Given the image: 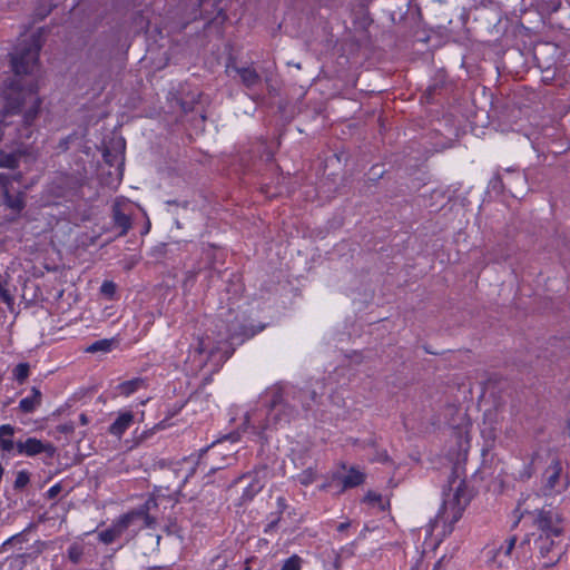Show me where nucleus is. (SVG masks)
<instances>
[{
  "label": "nucleus",
  "mask_w": 570,
  "mask_h": 570,
  "mask_svg": "<svg viewBox=\"0 0 570 570\" xmlns=\"http://www.w3.org/2000/svg\"><path fill=\"white\" fill-rule=\"evenodd\" d=\"M23 157V161H28L29 156H24L20 150L17 154H4L0 151V167H16L19 166L21 159Z\"/></svg>",
  "instance_id": "f3484780"
},
{
  "label": "nucleus",
  "mask_w": 570,
  "mask_h": 570,
  "mask_svg": "<svg viewBox=\"0 0 570 570\" xmlns=\"http://www.w3.org/2000/svg\"><path fill=\"white\" fill-rule=\"evenodd\" d=\"M115 284L111 282H105L101 286V292L107 295H112L115 293Z\"/></svg>",
  "instance_id": "c85d7f7f"
},
{
  "label": "nucleus",
  "mask_w": 570,
  "mask_h": 570,
  "mask_svg": "<svg viewBox=\"0 0 570 570\" xmlns=\"http://www.w3.org/2000/svg\"><path fill=\"white\" fill-rule=\"evenodd\" d=\"M134 422V414L130 411H120L115 422L109 426V433L121 438Z\"/></svg>",
  "instance_id": "4468645a"
},
{
  "label": "nucleus",
  "mask_w": 570,
  "mask_h": 570,
  "mask_svg": "<svg viewBox=\"0 0 570 570\" xmlns=\"http://www.w3.org/2000/svg\"><path fill=\"white\" fill-rule=\"evenodd\" d=\"M556 538L557 537H538L535 539V546L542 557H547L552 551L556 546Z\"/></svg>",
  "instance_id": "6ab92c4d"
},
{
  "label": "nucleus",
  "mask_w": 570,
  "mask_h": 570,
  "mask_svg": "<svg viewBox=\"0 0 570 570\" xmlns=\"http://www.w3.org/2000/svg\"><path fill=\"white\" fill-rule=\"evenodd\" d=\"M214 354L215 351L212 347V340L209 337H199L196 343L191 345L189 360L194 368H203Z\"/></svg>",
  "instance_id": "39448f33"
},
{
  "label": "nucleus",
  "mask_w": 570,
  "mask_h": 570,
  "mask_svg": "<svg viewBox=\"0 0 570 570\" xmlns=\"http://www.w3.org/2000/svg\"><path fill=\"white\" fill-rule=\"evenodd\" d=\"M302 558L296 554H293L283 562L281 570H302Z\"/></svg>",
  "instance_id": "412c9836"
},
{
  "label": "nucleus",
  "mask_w": 570,
  "mask_h": 570,
  "mask_svg": "<svg viewBox=\"0 0 570 570\" xmlns=\"http://www.w3.org/2000/svg\"><path fill=\"white\" fill-rule=\"evenodd\" d=\"M559 558L552 560L551 562L544 563L546 567L553 566L556 562H558Z\"/></svg>",
  "instance_id": "473e14b6"
},
{
  "label": "nucleus",
  "mask_w": 570,
  "mask_h": 570,
  "mask_svg": "<svg viewBox=\"0 0 570 570\" xmlns=\"http://www.w3.org/2000/svg\"><path fill=\"white\" fill-rule=\"evenodd\" d=\"M79 420H80V422H81V424H82V425H86V424L88 423V417H87V415H86V414H81V415L79 416Z\"/></svg>",
  "instance_id": "2f4dec72"
},
{
  "label": "nucleus",
  "mask_w": 570,
  "mask_h": 570,
  "mask_svg": "<svg viewBox=\"0 0 570 570\" xmlns=\"http://www.w3.org/2000/svg\"><path fill=\"white\" fill-rule=\"evenodd\" d=\"M237 440H238V438H235L234 435H229V436L225 438L224 440L219 441V443H218V445H217V446H224V444H225L226 442H228V441H230V442H235V441H237Z\"/></svg>",
  "instance_id": "c756f323"
},
{
  "label": "nucleus",
  "mask_w": 570,
  "mask_h": 570,
  "mask_svg": "<svg viewBox=\"0 0 570 570\" xmlns=\"http://www.w3.org/2000/svg\"><path fill=\"white\" fill-rule=\"evenodd\" d=\"M112 345H114L112 340H100V341H97V342L92 343L91 345H89L86 348V352H89V353L109 352V351H111Z\"/></svg>",
  "instance_id": "aec40b11"
},
{
  "label": "nucleus",
  "mask_w": 570,
  "mask_h": 570,
  "mask_svg": "<svg viewBox=\"0 0 570 570\" xmlns=\"http://www.w3.org/2000/svg\"><path fill=\"white\" fill-rule=\"evenodd\" d=\"M139 514L129 513L119 518L109 529L101 531L99 538L104 543H111L128 528L131 521Z\"/></svg>",
  "instance_id": "6e6552de"
},
{
  "label": "nucleus",
  "mask_w": 570,
  "mask_h": 570,
  "mask_svg": "<svg viewBox=\"0 0 570 570\" xmlns=\"http://www.w3.org/2000/svg\"><path fill=\"white\" fill-rule=\"evenodd\" d=\"M41 393L36 387L32 389V395L22 399L19 403L21 411L30 413L40 404Z\"/></svg>",
  "instance_id": "dca6fc26"
},
{
  "label": "nucleus",
  "mask_w": 570,
  "mask_h": 570,
  "mask_svg": "<svg viewBox=\"0 0 570 570\" xmlns=\"http://www.w3.org/2000/svg\"><path fill=\"white\" fill-rule=\"evenodd\" d=\"M365 480V474L357 468L351 466L345 475H336L333 481H337L340 489L354 488L362 484Z\"/></svg>",
  "instance_id": "f8f14e48"
},
{
  "label": "nucleus",
  "mask_w": 570,
  "mask_h": 570,
  "mask_svg": "<svg viewBox=\"0 0 570 570\" xmlns=\"http://www.w3.org/2000/svg\"><path fill=\"white\" fill-rule=\"evenodd\" d=\"M314 472L312 471H305L301 474L299 480L303 484L307 485L314 481Z\"/></svg>",
  "instance_id": "cd10ccee"
},
{
  "label": "nucleus",
  "mask_w": 570,
  "mask_h": 570,
  "mask_svg": "<svg viewBox=\"0 0 570 570\" xmlns=\"http://www.w3.org/2000/svg\"><path fill=\"white\" fill-rule=\"evenodd\" d=\"M338 529H340V530L345 529V524H344V523H342V524L340 525V528H338Z\"/></svg>",
  "instance_id": "72a5a7b5"
},
{
  "label": "nucleus",
  "mask_w": 570,
  "mask_h": 570,
  "mask_svg": "<svg viewBox=\"0 0 570 570\" xmlns=\"http://www.w3.org/2000/svg\"><path fill=\"white\" fill-rule=\"evenodd\" d=\"M562 466L560 462H552L543 474V491L546 495L560 493L566 489V483L561 480Z\"/></svg>",
  "instance_id": "423d86ee"
},
{
  "label": "nucleus",
  "mask_w": 570,
  "mask_h": 570,
  "mask_svg": "<svg viewBox=\"0 0 570 570\" xmlns=\"http://www.w3.org/2000/svg\"><path fill=\"white\" fill-rule=\"evenodd\" d=\"M238 335H247V332L243 328H237V327L233 326V327L228 328V333L225 338L234 340Z\"/></svg>",
  "instance_id": "a878e982"
},
{
  "label": "nucleus",
  "mask_w": 570,
  "mask_h": 570,
  "mask_svg": "<svg viewBox=\"0 0 570 570\" xmlns=\"http://www.w3.org/2000/svg\"><path fill=\"white\" fill-rule=\"evenodd\" d=\"M534 523L539 531L538 537H560L562 533L561 518L552 510L538 511Z\"/></svg>",
  "instance_id": "20e7f679"
},
{
  "label": "nucleus",
  "mask_w": 570,
  "mask_h": 570,
  "mask_svg": "<svg viewBox=\"0 0 570 570\" xmlns=\"http://www.w3.org/2000/svg\"><path fill=\"white\" fill-rule=\"evenodd\" d=\"M469 501L470 497L464 480L453 479L449 490L444 493L443 505L433 522L432 531L440 530L442 538L451 534Z\"/></svg>",
  "instance_id": "f03ea898"
},
{
  "label": "nucleus",
  "mask_w": 570,
  "mask_h": 570,
  "mask_svg": "<svg viewBox=\"0 0 570 570\" xmlns=\"http://www.w3.org/2000/svg\"><path fill=\"white\" fill-rule=\"evenodd\" d=\"M515 546V539L510 538L503 546H501L497 553L493 557V562L498 564V567H505L508 566V560L510 558V554Z\"/></svg>",
  "instance_id": "2eb2a0df"
},
{
  "label": "nucleus",
  "mask_w": 570,
  "mask_h": 570,
  "mask_svg": "<svg viewBox=\"0 0 570 570\" xmlns=\"http://www.w3.org/2000/svg\"><path fill=\"white\" fill-rule=\"evenodd\" d=\"M115 220L124 229V232L129 229L130 220H129L128 216L120 214V213H116Z\"/></svg>",
  "instance_id": "b1692460"
},
{
  "label": "nucleus",
  "mask_w": 570,
  "mask_h": 570,
  "mask_svg": "<svg viewBox=\"0 0 570 570\" xmlns=\"http://www.w3.org/2000/svg\"><path fill=\"white\" fill-rule=\"evenodd\" d=\"M16 429L10 424L0 425V451L8 455H17L18 442H14Z\"/></svg>",
  "instance_id": "9b49d317"
},
{
  "label": "nucleus",
  "mask_w": 570,
  "mask_h": 570,
  "mask_svg": "<svg viewBox=\"0 0 570 570\" xmlns=\"http://www.w3.org/2000/svg\"><path fill=\"white\" fill-rule=\"evenodd\" d=\"M365 501L370 502V503H375L377 502L380 508L383 510L385 508V502L381 499V497L376 493H368L366 497H365Z\"/></svg>",
  "instance_id": "393cba45"
},
{
  "label": "nucleus",
  "mask_w": 570,
  "mask_h": 570,
  "mask_svg": "<svg viewBox=\"0 0 570 570\" xmlns=\"http://www.w3.org/2000/svg\"><path fill=\"white\" fill-rule=\"evenodd\" d=\"M29 482V475L27 472L21 471L18 473L16 479V487H24Z\"/></svg>",
  "instance_id": "bb28decb"
},
{
  "label": "nucleus",
  "mask_w": 570,
  "mask_h": 570,
  "mask_svg": "<svg viewBox=\"0 0 570 570\" xmlns=\"http://www.w3.org/2000/svg\"><path fill=\"white\" fill-rule=\"evenodd\" d=\"M144 386V381L141 379H134L126 382L120 383L117 386V391L119 395L129 396L140 387Z\"/></svg>",
  "instance_id": "a211bd4d"
},
{
  "label": "nucleus",
  "mask_w": 570,
  "mask_h": 570,
  "mask_svg": "<svg viewBox=\"0 0 570 570\" xmlns=\"http://www.w3.org/2000/svg\"><path fill=\"white\" fill-rule=\"evenodd\" d=\"M268 478L267 469L257 470L250 481V483L246 487L243 492V500L249 501L252 500L265 485L266 479Z\"/></svg>",
  "instance_id": "ddd939ff"
},
{
  "label": "nucleus",
  "mask_w": 570,
  "mask_h": 570,
  "mask_svg": "<svg viewBox=\"0 0 570 570\" xmlns=\"http://www.w3.org/2000/svg\"><path fill=\"white\" fill-rule=\"evenodd\" d=\"M472 423L469 417H463L461 423L452 431V438L458 448V453H466L470 448Z\"/></svg>",
  "instance_id": "0eeeda50"
},
{
  "label": "nucleus",
  "mask_w": 570,
  "mask_h": 570,
  "mask_svg": "<svg viewBox=\"0 0 570 570\" xmlns=\"http://www.w3.org/2000/svg\"><path fill=\"white\" fill-rule=\"evenodd\" d=\"M40 45L38 40H32V43L24 49L17 48L12 55V68L17 76L27 75L31 72L38 61V53Z\"/></svg>",
  "instance_id": "7ed1b4c3"
},
{
  "label": "nucleus",
  "mask_w": 570,
  "mask_h": 570,
  "mask_svg": "<svg viewBox=\"0 0 570 570\" xmlns=\"http://www.w3.org/2000/svg\"><path fill=\"white\" fill-rule=\"evenodd\" d=\"M0 185L3 190L4 204L12 210L13 215H18L23 208V199L20 191L11 194L12 183L7 177L0 175Z\"/></svg>",
  "instance_id": "1a4fd4ad"
},
{
  "label": "nucleus",
  "mask_w": 570,
  "mask_h": 570,
  "mask_svg": "<svg viewBox=\"0 0 570 570\" xmlns=\"http://www.w3.org/2000/svg\"><path fill=\"white\" fill-rule=\"evenodd\" d=\"M13 375L17 381L22 383L29 375V365L27 363H19L13 370Z\"/></svg>",
  "instance_id": "5701e85b"
},
{
  "label": "nucleus",
  "mask_w": 570,
  "mask_h": 570,
  "mask_svg": "<svg viewBox=\"0 0 570 570\" xmlns=\"http://www.w3.org/2000/svg\"><path fill=\"white\" fill-rule=\"evenodd\" d=\"M42 452H52V446L36 438H29L24 442H18L17 455L35 456Z\"/></svg>",
  "instance_id": "9d476101"
},
{
  "label": "nucleus",
  "mask_w": 570,
  "mask_h": 570,
  "mask_svg": "<svg viewBox=\"0 0 570 570\" xmlns=\"http://www.w3.org/2000/svg\"><path fill=\"white\" fill-rule=\"evenodd\" d=\"M2 140V138L0 137V141Z\"/></svg>",
  "instance_id": "f704fd0d"
},
{
  "label": "nucleus",
  "mask_w": 570,
  "mask_h": 570,
  "mask_svg": "<svg viewBox=\"0 0 570 570\" xmlns=\"http://www.w3.org/2000/svg\"><path fill=\"white\" fill-rule=\"evenodd\" d=\"M60 490V487L58 484L51 487L49 490H48V494L50 498H53Z\"/></svg>",
  "instance_id": "7c9ffc66"
},
{
  "label": "nucleus",
  "mask_w": 570,
  "mask_h": 570,
  "mask_svg": "<svg viewBox=\"0 0 570 570\" xmlns=\"http://www.w3.org/2000/svg\"><path fill=\"white\" fill-rule=\"evenodd\" d=\"M3 112L0 129L12 141L22 144L31 135L30 124L36 118L41 100L32 87L12 83L3 90Z\"/></svg>",
  "instance_id": "f257e3e1"
},
{
  "label": "nucleus",
  "mask_w": 570,
  "mask_h": 570,
  "mask_svg": "<svg viewBox=\"0 0 570 570\" xmlns=\"http://www.w3.org/2000/svg\"><path fill=\"white\" fill-rule=\"evenodd\" d=\"M238 73H239L242 80L247 86L254 85L255 81L257 80V75H256V72L253 69L244 68V69L238 70Z\"/></svg>",
  "instance_id": "4be33fe9"
}]
</instances>
